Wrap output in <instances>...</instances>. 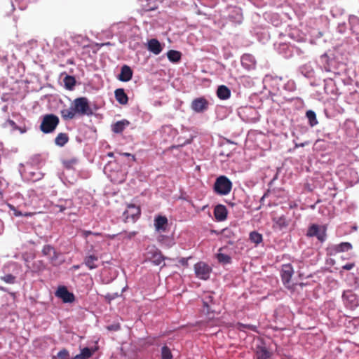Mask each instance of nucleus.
I'll use <instances>...</instances> for the list:
<instances>
[{
    "instance_id": "obj_51",
    "label": "nucleus",
    "mask_w": 359,
    "mask_h": 359,
    "mask_svg": "<svg viewBox=\"0 0 359 359\" xmlns=\"http://www.w3.org/2000/svg\"><path fill=\"white\" fill-rule=\"evenodd\" d=\"M111 238H115V235H113L111 236Z\"/></svg>"
},
{
    "instance_id": "obj_16",
    "label": "nucleus",
    "mask_w": 359,
    "mask_h": 359,
    "mask_svg": "<svg viewBox=\"0 0 359 359\" xmlns=\"http://www.w3.org/2000/svg\"><path fill=\"white\" fill-rule=\"evenodd\" d=\"M42 253L44 256L48 257L51 262L56 261L59 256L55 249L50 245H45L43 247Z\"/></svg>"
},
{
    "instance_id": "obj_49",
    "label": "nucleus",
    "mask_w": 359,
    "mask_h": 359,
    "mask_svg": "<svg viewBox=\"0 0 359 359\" xmlns=\"http://www.w3.org/2000/svg\"><path fill=\"white\" fill-rule=\"evenodd\" d=\"M109 44H110V43H109V42H107V43H103L102 45H109Z\"/></svg>"
},
{
    "instance_id": "obj_45",
    "label": "nucleus",
    "mask_w": 359,
    "mask_h": 359,
    "mask_svg": "<svg viewBox=\"0 0 359 359\" xmlns=\"http://www.w3.org/2000/svg\"><path fill=\"white\" fill-rule=\"evenodd\" d=\"M250 57V55H245L242 57V61L243 62L244 60L248 59L249 57Z\"/></svg>"
},
{
    "instance_id": "obj_10",
    "label": "nucleus",
    "mask_w": 359,
    "mask_h": 359,
    "mask_svg": "<svg viewBox=\"0 0 359 359\" xmlns=\"http://www.w3.org/2000/svg\"><path fill=\"white\" fill-rule=\"evenodd\" d=\"M55 296L65 303H72L75 300L74 294L69 292L65 286H60L55 292Z\"/></svg>"
},
{
    "instance_id": "obj_3",
    "label": "nucleus",
    "mask_w": 359,
    "mask_h": 359,
    "mask_svg": "<svg viewBox=\"0 0 359 359\" xmlns=\"http://www.w3.org/2000/svg\"><path fill=\"white\" fill-rule=\"evenodd\" d=\"M232 189V182L230 180L224 176L221 175L218 177L214 184V191L221 196L229 194Z\"/></svg>"
},
{
    "instance_id": "obj_31",
    "label": "nucleus",
    "mask_w": 359,
    "mask_h": 359,
    "mask_svg": "<svg viewBox=\"0 0 359 359\" xmlns=\"http://www.w3.org/2000/svg\"><path fill=\"white\" fill-rule=\"evenodd\" d=\"M65 85L68 89H72L76 83L74 77L72 76H66L64 79Z\"/></svg>"
},
{
    "instance_id": "obj_8",
    "label": "nucleus",
    "mask_w": 359,
    "mask_h": 359,
    "mask_svg": "<svg viewBox=\"0 0 359 359\" xmlns=\"http://www.w3.org/2000/svg\"><path fill=\"white\" fill-rule=\"evenodd\" d=\"M209 107V102L204 97L194 99L191 103V109L196 113H203Z\"/></svg>"
},
{
    "instance_id": "obj_29",
    "label": "nucleus",
    "mask_w": 359,
    "mask_h": 359,
    "mask_svg": "<svg viewBox=\"0 0 359 359\" xmlns=\"http://www.w3.org/2000/svg\"><path fill=\"white\" fill-rule=\"evenodd\" d=\"M236 327L240 331H243L244 332L245 330V329H248V330H252V331H254V332H257V326L253 325L243 324V323H238L236 325Z\"/></svg>"
},
{
    "instance_id": "obj_6",
    "label": "nucleus",
    "mask_w": 359,
    "mask_h": 359,
    "mask_svg": "<svg viewBox=\"0 0 359 359\" xmlns=\"http://www.w3.org/2000/svg\"><path fill=\"white\" fill-rule=\"evenodd\" d=\"M194 271L197 278L202 280H208L212 271V268L203 262H199L194 264Z\"/></svg>"
},
{
    "instance_id": "obj_14",
    "label": "nucleus",
    "mask_w": 359,
    "mask_h": 359,
    "mask_svg": "<svg viewBox=\"0 0 359 359\" xmlns=\"http://www.w3.org/2000/svg\"><path fill=\"white\" fill-rule=\"evenodd\" d=\"M271 353L264 346H257L254 359H270Z\"/></svg>"
},
{
    "instance_id": "obj_11",
    "label": "nucleus",
    "mask_w": 359,
    "mask_h": 359,
    "mask_svg": "<svg viewBox=\"0 0 359 359\" xmlns=\"http://www.w3.org/2000/svg\"><path fill=\"white\" fill-rule=\"evenodd\" d=\"M273 229L274 230L283 231L287 229L290 224V221L286 218L285 215L280 217H273Z\"/></svg>"
},
{
    "instance_id": "obj_19",
    "label": "nucleus",
    "mask_w": 359,
    "mask_h": 359,
    "mask_svg": "<svg viewBox=\"0 0 359 359\" xmlns=\"http://www.w3.org/2000/svg\"><path fill=\"white\" fill-rule=\"evenodd\" d=\"M74 206V203L72 199H60L57 204L55 205V208L59 209V212H62L66 210L71 209Z\"/></svg>"
},
{
    "instance_id": "obj_9",
    "label": "nucleus",
    "mask_w": 359,
    "mask_h": 359,
    "mask_svg": "<svg viewBox=\"0 0 359 359\" xmlns=\"http://www.w3.org/2000/svg\"><path fill=\"white\" fill-rule=\"evenodd\" d=\"M343 299L345 306L351 310L355 309L359 304L356 294L351 290H347L343 293Z\"/></svg>"
},
{
    "instance_id": "obj_40",
    "label": "nucleus",
    "mask_w": 359,
    "mask_h": 359,
    "mask_svg": "<svg viewBox=\"0 0 359 359\" xmlns=\"http://www.w3.org/2000/svg\"><path fill=\"white\" fill-rule=\"evenodd\" d=\"M10 207H11V209L12 210H13V215L15 216H16V217L22 216V212L16 210L14 206L11 205Z\"/></svg>"
},
{
    "instance_id": "obj_47",
    "label": "nucleus",
    "mask_w": 359,
    "mask_h": 359,
    "mask_svg": "<svg viewBox=\"0 0 359 359\" xmlns=\"http://www.w3.org/2000/svg\"><path fill=\"white\" fill-rule=\"evenodd\" d=\"M107 156H109V157H113L114 156V153L113 152H109L107 154Z\"/></svg>"
},
{
    "instance_id": "obj_46",
    "label": "nucleus",
    "mask_w": 359,
    "mask_h": 359,
    "mask_svg": "<svg viewBox=\"0 0 359 359\" xmlns=\"http://www.w3.org/2000/svg\"><path fill=\"white\" fill-rule=\"evenodd\" d=\"M156 9V7H152V8H147L146 9L147 11H154Z\"/></svg>"
},
{
    "instance_id": "obj_4",
    "label": "nucleus",
    "mask_w": 359,
    "mask_h": 359,
    "mask_svg": "<svg viewBox=\"0 0 359 359\" xmlns=\"http://www.w3.org/2000/svg\"><path fill=\"white\" fill-rule=\"evenodd\" d=\"M307 237H316L318 240L323 243L326 239V229L324 226H320L318 224H311L306 232Z\"/></svg>"
},
{
    "instance_id": "obj_21",
    "label": "nucleus",
    "mask_w": 359,
    "mask_h": 359,
    "mask_svg": "<svg viewBox=\"0 0 359 359\" xmlns=\"http://www.w3.org/2000/svg\"><path fill=\"white\" fill-rule=\"evenodd\" d=\"M217 95L220 100H227L231 96V90L227 86L221 85L217 90Z\"/></svg>"
},
{
    "instance_id": "obj_26",
    "label": "nucleus",
    "mask_w": 359,
    "mask_h": 359,
    "mask_svg": "<svg viewBox=\"0 0 359 359\" xmlns=\"http://www.w3.org/2000/svg\"><path fill=\"white\" fill-rule=\"evenodd\" d=\"M68 141H69V136L67 133H59L55 139V144L59 147L65 146L68 142Z\"/></svg>"
},
{
    "instance_id": "obj_18",
    "label": "nucleus",
    "mask_w": 359,
    "mask_h": 359,
    "mask_svg": "<svg viewBox=\"0 0 359 359\" xmlns=\"http://www.w3.org/2000/svg\"><path fill=\"white\" fill-rule=\"evenodd\" d=\"M148 50L155 55H158L163 50L161 43L156 39L148 41Z\"/></svg>"
},
{
    "instance_id": "obj_17",
    "label": "nucleus",
    "mask_w": 359,
    "mask_h": 359,
    "mask_svg": "<svg viewBox=\"0 0 359 359\" xmlns=\"http://www.w3.org/2000/svg\"><path fill=\"white\" fill-rule=\"evenodd\" d=\"M133 76V70L131 68L124 65L121 69V73L118 76V79L123 82L129 81Z\"/></svg>"
},
{
    "instance_id": "obj_7",
    "label": "nucleus",
    "mask_w": 359,
    "mask_h": 359,
    "mask_svg": "<svg viewBox=\"0 0 359 359\" xmlns=\"http://www.w3.org/2000/svg\"><path fill=\"white\" fill-rule=\"evenodd\" d=\"M165 259V257L162 255L161 252L155 248H150L146 253V260L156 266L161 264Z\"/></svg>"
},
{
    "instance_id": "obj_20",
    "label": "nucleus",
    "mask_w": 359,
    "mask_h": 359,
    "mask_svg": "<svg viewBox=\"0 0 359 359\" xmlns=\"http://www.w3.org/2000/svg\"><path fill=\"white\" fill-rule=\"evenodd\" d=\"M168 224V219L165 216L158 215L155 218L154 226L156 230L165 231Z\"/></svg>"
},
{
    "instance_id": "obj_2",
    "label": "nucleus",
    "mask_w": 359,
    "mask_h": 359,
    "mask_svg": "<svg viewBox=\"0 0 359 359\" xmlns=\"http://www.w3.org/2000/svg\"><path fill=\"white\" fill-rule=\"evenodd\" d=\"M60 123L59 118L53 114H46L43 116L40 130L45 134L53 133Z\"/></svg>"
},
{
    "instance_id": "obj_15",
    "label": "nucleus",
    "mask_w": 359,
    "mask_h": 359,
    "mask_svg": "<svg viewBox=\"0 0 359 359\" xmlns=\"http://www.w3.org/2000/svg\"><path fill=\"white\" fill-rule=\"evenodd\" d=\"M227 209L224 205H217L214 209L215 217L219 222L225 220L227 217Z\"/></svg>"
},
{
    "instance_id": "obj_1",
    "label": "nucleus",
    "mask_w": 359,
    "mask_h": 359,
    "mask_svg": "<svg viewBox=\"0 0 359 359\" xmlns=\"http://www.w3.org/2000/svg\"><path fill=\"white\" fill-rule=\"evenodd\" d=\"M76 114L81 116L93 114L88 100L86 97L76 98L70 107L64 108L60 111V115L65 121L74 118Z\"/></svg>"
},
{
    "instance_id": "obj_24",
    "label": "nucleus",
    "mask_w": 359,
    "mask_h": 359,
    "mask_svg": "<svg viewBox=\"0 0 359 359\" xmlns=\"http://www.w3.org/2000/svg\"><path fill=\"white\" fill-rule=\"evenodd\" d=\"M98 261V257L94 255H88L84 259V264L90 269H95L97 267L96 262Z\"/></svg>"
},
{
    "instance_id": "obj_39",
    "label": "nucleus",
    "mask_w": 359,
    "mask_h": 359,
    "mask_svg": "<svg viewBox=\"0 0 359 359\" xmlns=\"http://www.w3.org/2000/svg\"><path fill=\"white\" fill-rule=\"evenodd\" d=\"M355 266L354 263H348L342 266V269L344 270H351Z\"/></svg>"
},
{
    "instance_id": "obj_13",
    "label": "nucleus",
    "mask_w": 359,
    "mask_h": 359,
    "mask_svg": "<svg viewBox=\"0 0 359 359\" xmlns=\"http://www.w3.org/2000/svg\"><path fill=\"white\" fill-rule=\"evenodd\" d=\"M352 248L353 246L351 243L348 242H342L330 248V255H335L339 252H347Z\"/></svg>"
},
{
    "instance_id": "obj_25",
    "label": "nucleus",
    "mask_w": 359,
    "mask_h": 359,
    "mask_svg": "<svg viewBox=\"0 0 359 359\" xmlns=\"http://www.w3.org/2000/svg\"><path fill=\"white\" fill-rule=\"evenodd\" d=\"M95 351L88 347H85L81 350V353L77 354L72 359H89L93 355Z\"/></svg>"
},
{
    "instance_id": "obj_48",
    "label": "nucleus",
    "mask_w": 359,
    "mask_h": 359,
    "mask_svg": "<svg viewBox=\"0 0 359 359\" xmlns=\"http://www.w3.org/2000/svg\"><path fill=\"white\" fill-rule=\"evenodd\" d=\"M0 290H3V291H5V290H6L4 289V287H0Z\"/></svg>"
},
{
    "instance_id": "obj_12",
    "label": "nucleus",
    "mask_w": 359,
    "mask_h": 359,
    "mask_svg": "<svg viewBox=\"0 0 359 359\" xmlns=\"http://www.w3.org/2000/svg\"><path fill=\"white\" fill-rule=\"evenodd\" d=\"M293 273V267L290 264L283 265L281 270V278L284 285L290 283Z\"/></svg>"
},
{
    "instance_id": "obj_43",
    "label": "nucleus",
    "mask_w": 359,
    "mask_h": 359,
    "mask_svg": "<svg viewBox=\"0 0 359 359\" xmlns=\"http://www.w3.org/2000/svg\"><path fill=\"white\" fill-rule=\"evenodd\" d=\"M121 154L123 156H131L134 161H135V160H136L135 156L134 155H132L130 153L125 152V153H121Z\"/></svg>"
},
{
    "instance_id": "obj_30",
    "label": "nucleus",
    "mask_w": 359,
    "mask_h": 359,
    "mask_svg": "<svg viewBox=\"0 0 359 359\" xmlns=\"http://www.w3.org/2000/svg\"><path fill=\"white\" fill-rule=\"evenodd\" d=\"M306 118H308L309 123L311 126H313L318 123L316 119V113L312 110H309L306 113Z\"/></svg>"
},
{
    "instance_id": "obj_28",
    "label": "nucleus",
    "mask_w": 359,
    "mask_h": 359,
    "mask_svg": "<svg viewBox=\"0 0 359 359\" xmlns=\"http://www.w3.org/2000/svg\"><path fill=\"white\" fill-rule=\"evenodd\" d=\"M250 240L256 245L261 243L263 241L262 235L257 231L250 233Z\"/></svg>"
},
{
    "instance_id": "obj_32",
    "label": "nucleus",
    "mask_w": 359,
    "mask_h": 359,
    "mask_svg": "<svg viewBox=\"0 0 359 359\" xmlns=\"http://www.w3.org/2000/svg\"><path fill=\"white\" fill-rule=\"evenodd\" d=\"M161 355L163 359H172V358L170 348L166 346L162 347Z\"/></svg>"
},
{
    "instance_id": "obj_41",
    "label": "nucleus",
    "mask_w": 359,
    "mask_h": 359,
    "mask_svg": "<svg viewBox=\"0 0 359 359\" xmlns=\"http://www.w3.org/2000/svg\"><path fill=\"white\" fill-rule=\"evenodd\" d=\"M83 236L87 238L89 235H91V234H93V235H95V236H100V233H93L92 231H84L83 232Z\"/></svg>"
},
{
    "instance_id": "obj_50",
    "label": "nucleus",
    "mask_w": 359,
    "mask_h": 359,
    "mask_svg": "<svg viewBox=\"0 0 359 359\" xmlns=\"http://www.w3.org/2000/svg\"><path fill=\"white\" fill-rule=\"evenodd\" d=\"M74 268L77 269H79V266H74Z\"/></svg>"
},
{
    "instance_id": "obj_36",
    "label": "nucleus",
    "mask_w": 359,
    "mask_h": 359,
    "mask_svg": "<svg viewBox=\"0 0 359 359\" xmlns=\"http://www.w3.org/2000/svg\"><path fill=\"white\" fill-rule=\"evenodd\" d=\"M77 163V160L76 158H72L70 160H66L63 161V164L67 168H72L76 163Z\"/></svg>"
},
{
    "instance_id": "obj_27",
    "label": "nucleus",
    "mask_w": 359,
    "mask_h": 359,
    "mask_svg": "<svg viewBox=\"0 0 359 359\" xmlns=\"http://www.w3.org/2000/svg\"><path fill=\"white\" fill-rule=\"evenodd\" d=\"M167 57L170 62H178L181 60L182 54L180 51L170 50L167 53Z\"/></svg>"
},
{
    "instance_id": "obj_37",
    "label": "nucleus",
    "mask_w": 359,
    "mask_h": 359,
    "mask_svg": "<svg viewBox=\"0 0 359 359\" xmlns=\"http://www.w3.org/2000/svg\"><path fill=\"white\" fill-rule=\"evenodd\" d=\"M69 355V351L67 349L63 348L57 353V356L59 359H67Z\"/></svg>"
},
{
    "instance_id": "obj_33",
    "label": "nucleus",
    "mask_w": 359,
    "mask_h": 359,
    "mask_svg": "<svg viewBox=\"0 0 359 359\" xmlns=\"http://www.w3.org/2000/svg\"><path fill=\"white\" fill-rule=\"evenodd\" d=\"M213 302V297L208 294L206 295L203 299V306L207 309V313H210V305L209 304Z\"/></svg>"
},
{
    "instance_id": "obj_42",
    "label": "nucleus",
    "mask_w": 359,
    "mask_h": 359,
    "mask_svg": "<svg viewBox=\"0 0 359 359\" xmlns=\"http://www.w3.org/2000/svg\"><path fill=\"white\" fill-rule=\"evenodd\" d=\"M135 235H136V232H135V231L129 232V233H126V237H127V238H129V239L132 238H133V237H134Z\"/></svg>"
},
{
    "instance_id": "obj_5",
    "label": "nucleus",
    "mask_w": 359,
    "mask_h": 359,
    "mask_svg": "<svg viewBox=\"0 0 359 359\" xmlns=\"http://www.w3.org/2000/svg\"><path fill=\"white\" fill-rule=\"evenodd\" d=\"M141 212L140 208L134 204L128 205V208L123 212L124 222H135L140 217Z\"/></svg>"
},
{
    "instance_id": "obj_44",
    "label": "nucleus",
    "mask_w": 359,
    "mask_h": 359,
    "mask_svg": "<svg viewBox=\"0 0 359 359\" xmlns=\"http://www.w3.org/2000/svg\"><path fill=\"white\" fill-rule=\"evenodd\" d=\"M34 213L32 212H25V213H22V216H25V217H29V216H32L33 215Z\"/></svg>"
},
{
    "instance_id": "obj_23",
    "label": "nucleus",
    "mask_w": 359,
    "mask_h": 359,
    "mask_svg": "<svg viewBox=\"0 0 359 359\" xmlns=\"http://www.w3.org/2000/svg\"><path fill=\"white\" fill-rule=\"evenodd\" d=\"M129 124L130 122L127 120L119 121L111 126V130L114 133H121Z\"/></svg>"
},
{
    "instance_id": "obj_35",
    "label": "nucleus",
    "mask_w": 359,
    "mask_h": 359,
    "mask_svg": "<svg viewBox=\"0 0 359 359\" xmlns=\"http://www.w3.org/2000/svg\"><path fill=\"white\" fill-rule=\"evenodd\" d=\"M217 259L219 262L225 264L231 262V257L229 255L222 253H219L217 255Z\"/></svg>"
},
{
    "instance_id": "obj_22",
    "label": "nucleus",
    "mask_w": 359,
    "mask_h": 359,
    "mask_svg": "<svg viewBox=\"0 0 359 359\" xmlns=\"http://www.w3.org/2000/svg\"><path fill=\"white\" fill-rule=\"evenodd\" d=\"M115 97L117 102L121 104H126L128 102V97L123 88H118L114 92Z\"/></svg>"
},
{
    "instance_id": "obj_38",
    "label": "nucleus",
    "mask_w": 359,
    "mask_h": 359,
    "mask_svg": "<svg viewBox=\"0 0 359 359\" xmlns=\"http://www.w3.org/2000/svg\"><path fill=\"white\" fill-rule=\"evenodd\" d=\"M7 123H8V125H9L10 126H11L14 130H20V131H21V133H24V132H25V130H21V129H20V128L16 125V123H15V121H14L11 120V119H8V120L7 121Z\"/></svg>"
},
{
    "instance_id": "obj_34",
    "label": "nucleus",
    "mask_w": 359,
    "mask_h": 359,
    "mask_svg": "<svg viewBox=\"0 0 359 359\" xmlns=\"http://www.w3.org/2000/svg\"><path fill=\"white\" fill-rule=\"evenodd\" d=\"M1 279L6 283L13 284L15 282L16 278L12 274H6L1 277Z\"/></svg>"
}]
</instances>
